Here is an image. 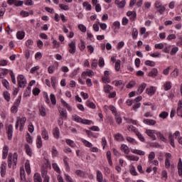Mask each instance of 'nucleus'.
Masks as SVG:
<instances>
[{"label": "nucleus", "instance_id": "37998d69", "mask_svg": "<svg viewBox=\"0 0 182 182\" xmlns=\"http://www.w3.org/2000/svg\"><path fill=\"white\" fill-rule=\"evenodd\" d=\"M129 173L132 174V176H138L139 173H137V171H136V168H134V166H131L129 169Z\"/></svg>", "mask_w": 182, "mask_h": 182}, {"label": "nucleus", "instance_id": "c756f323", "mask_svg": "<svg viewBox=\"0 0 182 182\" xmlns=\"http://www.w3.org/2000/svg\"><path fill=\"white\" fill-rule=\"evenodd\" d=\"M36 146L38 149H41L42 147V137L41 136V135H38L37 136Z\"/></svg>", "mask_w": 182, "mask_h": 182}, {"label": "nucleus", "instance_id": "a19ab883", "mask_svg": "<svg viewBox=\"0 0 182 182\" xmlns=\"http://www.w3.org/2000/svg\"><path fill=\"white\" fill-rule=\"evenodd\" d=\"M35 182H42V178L41 177V174L36 173L33 176Z\"/></svg>", "mask_w": 182, "mask_h": 182}, {"label": "nucleus", "instance_id": "e2e57ef3", "mask_svg": "<svg viewBox=\"0 0 182 182\" xmlns=\"http://www.w3.org/2000/svg\"><path fill=\"white\" fill-rule=\"evenodd\" d=\"M171 69H173L172 66H169L167 68L164 69L163 71V74L165 75H168V73H170V70H171Z\"/></svg>", "mask_w": 182, "mask_h": 182}, {"label": "nucleus", "instance_id": "412c9836", "mask_svg": "<svg viewBox=\"0 0 182 182\" xmlns=\"http://www.w3.org/2000/svg\"><path fill=\"white\" fill-rule=\"evenodd\" d=\"M53 136L55 137V139H59V136H60V132L59 131L58 127H55L53 130Z\"/></svg>", "mask_w": 182, "mask_h": 182}, {"label": "nucleus", "instance_id": "5701e85b", "mask_svg": "<svg viewBox=\"0 0 182 182\" xmlns=\"http://www.w3.org/2000/svg\"><path fill=\"white\" fill-rule=\"evenodd\" d=\"M39 112L41 116H42L43 117H45V116H46V109H45V107H43V105L39 106Z\"/></svg>", "mask_w": 182, "mask_h": 182}, {"label": "nucleus", "instance_id": "b1692460", "mask_svg": "<svg viewBox=\"0 0 182 182\" xmlns=\"http://www.w3.org/2000/svg\"><path fill=\"white\" fill-rule=\"evenodd\" d=\"M121 150L122 151H124L125 154H129L130 153V149H129V146L126 144H122L121 146Z\"/></svg>", "mask_w": 182, "mask_h": 182}, {"label": "nucleus", "instance_id": "9d476101", "mask_svg": "<svg viewBox=\"0 0 182 182\" xmlns=\"http://www.w3.org/2000/svg\"><path fill=\"white\" fill-rule=\"evenodd\" d=\"M176 113L178 116H179L180 117H182V100H180L178 102Z\"/></svg>", "mask_w": 182, "mask_h": 182}, {"label": "nucleus", "instance_id": "3c124183", "mask_svg": "<svg viewBox=\"0 0 182 182\" xmlns=\"http://www.w3.org/2000/svg\"><path fill=\"white\" fill-rule=\"evenodd\" d=\"M167 171H162L161 172V180H164V181H166L168 178Z\"/></svg>", "mask_w": 182, "mask_h": 182}, {"label": "nucleus", "instance_id": "6e6d98bb", "mask_svg": "<svg viewBox=\"0 0 182 182\" xmlns=\"http://www.w3.org/2000/svg\"><path fill=\"white\" fill-rule=\"evenodd\" d=\"M120 63H121L120 60H117L115 62V70H116L117 72H119V70H120Z\"/></svg>", "mask_w": 182, "mask_h": 182}, {"label": "nucleus", "instance_id": "603ef678", "mask_svg": "<svg viewBox=\"0 0 182 182\" xmlns=\"http://www.w3.org/2000/svg\"><path fill=\"white\" fill-rule=\"evenodd\" d=\"M178 68H175L173 71L171 73V75L172 76V77H177L178 76Z\"/></svg>", "mask_w": 182, "mask_h": 182}, {"label": "nucleus", "instance_id": "de8ad7c7", "mask_svg": "<svg viewBox=\"0 0 182 182\" xmlns=\"http://www.w3.org/2000/svg\"><path fill=\"white\" fill-rule=\"evenodd\" d=\"M75 174L78 177H82V178H85V172L82 170H76L75 171Z\"/></svg>", "mask_w": 182, "mask_h": 182}, {"label": "nucleus", "instance_id": "72a5a7b5", "mask_svg": "<svg viewBox=\"0 0 182 182\" xmlns=\"http://www.w3.org/2000/svg\"><path fill=\"white\" fill-rule=\"evenodd\" d=\"M3 96L5 99V100H6V102H11V94H9V92H8V91H4L3 92Z\"/></svg>", "mask_w": 182, "mask_h": 182}, {"label": "nucleus", "instance_id": "1a4fd4ad", "mask_svg": "<svg viewBox=\"0 0 182 182\" xmlns=\"http://www.w3.org/2000/svg\"><path fill=\"white\" fill-rule=\"evenodd\" d=\"M7 4L9 5H16V6H22L23 5V2L18 1L17 0H8Z\"/></svg>", "mask_w": 182, "mask_h": 182}, {"label": "nucleus", "instance_id": "9b49d317", "mask_svg": "<svg viewBox=\"0 0 182 182\" xmlns=\"http://www.w3.org/2000/svg\"><path fill=\"white\" fill-rule=\"evenodd\" d=\"M146 93L148 94L149 96H153L156 93V87H150L146 89Z\"/></svg>", "mask_w": 182, "mask_h": 182}, {"label": "nucleus", "instance_id": "cd10ccee", "mask_svg": "<svg viewBox=\"0 0 182 182\" xmlns=\"http://www.w3.org/2000/svg\"><path fill=\"white\" fill-rule=\"evenodd\" d=\"M159 73V71H157V69L156 68H153L149 73V76H150V77H156V76H157Z\"/></svg>", "mask_w": 182, "mask_h": 182}, {"label": "nucleus", "instance_id": "49530a36", "mask_svg": "<svg viewBox=\"0 0 182 182\" xmlns=\"http://www.w3.org/2000/svg\"><path fill=\"white\" fill-rule=\"evenodd\" d=\"M82 6H84V8H86L87 11H92V5H90V4H89V2L87 1H85L82 4Z\"/></svg>", "mask_w": 182, "mask_h": 182}, {"label": "nucleus", "instance_id": "774afa93", "mask_svg": "<svg viewBox=\"0 0 182 182\" xmlns=\"http://www.w3.org/2000/svg\"><path fill=\"white\" fill-rule=\"evenodd\" d=\"M65 181L68 182H75V181H73L72 177H70L69 175L66 173L65 174Z\"/></svg>", "mask_w": 182, "mask_h": 182}, {"label": "nucleus", "instance_id": "bb28decb", "mask_svg": "<svg viewBox=\"0 0 182 182\" xmlns=\"http://www.w3.org/2000/svg\"><path fill=\"white\" fill-rule=\"evenodd\" d=\"M146 133L148 136H149V137H151V139H153L154 140V139H156V136H154V133H156V132L154 130L146 129Z\"/></svg>", "mask_w": 182, "mask_h": 182}, {"label": "nucleus", "instance_id": "0eeeda50", "mask_svg": "<svg viewBox=\"0 0 182 182\" xmlns=\"http://www.w3.org/2000/svg\"><path fill=\"white\" fill-rule=\"evenodd\" d=\"M12 133H14V127L12 124H9L7 127V135L9 140H12Z\"/></svg>", "mask_w": 182, "mask_h": 182}, {"label": "nucleus", "instance_id": "052dcab7", "mask_svg": "<svg viewBox=\"0 0 182 182\" xmlns=\"http://www.w3.org/2000/svg\"><path fill=\"white\" fill-rule=\"evenodd\" d=\"M1 83L3 85V86H4V87H6V89H9V82H8V80H2Z\"/></svg>", "mask_w": 182, "mask_h": 182}, {"label": "nucleus", "instance_id": "aec40b11", "mask_svg": "<svg viewBox=\"0 0 182 182\" xmlns=\"http://www.w3.org/2000/svg\"><path fill=\"white\" fill-rule=\"evenodd\" d=\"M60 102L63 106H64V107H66L68 112H72V107L69 104H68V102H66L63 99H61Z\"/></svg>", "mask_w": 182, "mask_h": 182}, {"label": "nucleus", "instance_id": "69168bd1", "mask_svg": "<svg viewBox=\"0 0 182 182\" xmlns=\"http://www.w3.org/2000/svg\"><path fill=\"white\" fill-rule=\"evenodd\" d=\"M115 116V120H116V122L118 124H122V117H120V115H119L118 114H117Z\"/></svg>", "mask_w": 182, "mask_h": 182}, {"label": "nucleus", "instance_id": "c03bdc74", "mask_svg": "<svg viewBox=\"0 0 182 182\" xmlns=\"http://www.w3.org/2000/svg\"><path fill=\"white\" fill-rule=\"evenodd\" d=\"M66 144L70 146V147H75L76 144H75V141H72V139H65Z\"/></svg>", "mask_w": 182, "mask_h": 182}, {"label": "nucleus", "instance_id": "6e6552de", "mask_svg": "<svg viewBox=\"0 0 182 182\" xmlns=\"http://www.w3.org/2000/svg\"><path fill=\"white\" fill-rule=\"evenodd\" d=\"M114 4L116 6H117V8L122 9L126 6V0H122L121 1L119 0H115Z\"/></svg>", "mask_w": 182, "mask_h": 182}, {"label": "nucleus", "instance_id": "c85d7f7f", "mask_svg": "<svg viewBox=\"0 0 182 182\" xmlns=\"http://www.w3.org/2000/svg\"><path fill=\"white\" fill-rule=\"evenodd\" d=\"M114 139L117 141H124V137H123V135L122 134H117L114 135Z\"/></svg>", "mask_w": 182, "mask_h": 182}, {"label": "nucleus", "instance_id": "8fccbe9b", "mask_svg": "<svg viewBox=\"0 0 182 182\" xmlns=\"http://www.w3.org/2000/svg\"><path fill=\"white\" fill-rule=\"evenodd\" d=\"M78 47L80 50H85L86 49V46H85L83 40H80V43L78 45Z\"/></svg>", "mask_w": 182, "mask_h": 182}, {"label": "nucleus", "instance_id": "ddd939ff", "mask_svg": "<svg viewBox=\"0 0 182 182\" xmlns=\"http://www.w3.org/2000/svg\"><path fill=\"white\" fill-rule=\"evenodd\" d=\"M171 82L166 81L162 85V89L166 91L170 90V89H171Z\"/></svg>", "mask_w": 182, "mask_h": 182}, {"label": "nucleus", "instance_id": "2f4dec72", "mask_svg": "<svg viewBox=\"0 0 182 182\" xmlns=\"http://www.w3.org/2000/svg\"><path fill=\"white\" fill-rule=\"evenodd\" d=\"M147 86V84L146 83H142L139 87V89H138V93L139 95H141V92H144V89H146Z\"/></svg>", "mask_w": 182, "mask_h": 182}, {"label": "nucleus", "instance_id": "f03ea898", "mask_svg": "<svg viewBox=\"0 0 182 182\" xmlns=\"http://www.w3.org/2000/svg\"><path fill=\"white\" fill-rule=\"evenodd\" d=\"M73 120H74V122H77V123H82V124H93V122L92 120L83 119L76 114L73 115Z\"/></svg>", "mask_w": 182, "mask_h": 182}, {"label": "nucleus", "instance_id": "338daca9", "mask_svg": "<svg viewBox=\"0 0 182 182\" xmlns=\"http://www.w3.org/2000/svg\"><path fill=\"white\" fill-rule=\"evenodd\" d=\"M59 6H60V9H62L63 11H69V9H70L69 6H68V5L59 4Z\"/></svg>", "mask_w": 182, "mask_h": 182}, {"label": "nucleus", "instance_id": "c9c22d12", "mask_svg": "<svg viewBox=\"0 0 182 182\" xmlns=\"http://www.w3.org/2000/svg\"><path fill=\"white\" fill-rule=\"evenodd\" d=\"M25 168L27 174H31V164H29V161L25 163Z\"/></svg>", "mask_w": 182, "mask_h": 182}, {"label": "nucleus", "instance_id": "680f3d73", "mask_svg": "<svg viewBox=\"0 0 182 182\" xmlns=\"http://www.w3.org/2000/svg\"><path fill=\"white\" fill-rule=\"evenodd\" d=\"M50 101L52 102V105H56V97H55V95L50 94Z\"/></svg>", "mask_w": 182, "mask_h": 182}, {"label": "nucleus", "instance_id": "f704fd0d", "mask_svg": "<svg viewBox=\"0 0 182 182\" xmlns=\"http://www.w3.org/2000/svg\"><path fill=\"white\" fill-rule=\"evenodd\" d=\"M107 159L109 166H113V162L112 161V153L110 152V151H108L107 152Z\"/></svg>", "mask_w": 182, "mask_h": 182}, {"label": "nucleus", "instance_id": "473e14b6", "mask_svg": "<svg viewBox=\"0 0 182 182\" xmlns=\"http://www.w3.org/2000/svg\"><path fill=\"white\" fill-rule=\"evenodd\" d=\"M126 140H127V141H128V143H130L131 144H133L134 146L137 144V141H136V139H134V138H132L130 136H127Z\"/></svg>", "mask_w": 182, "mask_h": 182}, {"label": "nucleus", "instance_id": "20e7f679", "mask_svg": "<svg viewBox=\"0 0 182 182\" xmlns=\"http://www.w3.org/2000/svg\"><path fill=\"white\" fill-rule=\"evenodd\" d=\"M17 81L19 87H23L24 86H26V78H25V76H23V75H18L17 77Z\"/></svg>", "mask_w": 182, "mask_h": 182}, {"label": "nucleus", "instance_id": "2eb2a0df", "mask_svg": "<svg viewBox=\"0 0 182 182\" xmlns=\"http://www.w3.org/2000/svg\"><path fill=\"white\" fill-rule=\"evenodd\" d=\"M143 122L145 124H147L148 126H154V124H156V123L155 120L150 119H144Z\"/></svg>", "mask_w": 182, "mask_h": 182}, {"label": "nucleus", "instance_id": "09e8293b", "mask_svg": "<svg viewBox=\"0 0 182 182\" xmlns=\"http://www.w3.org/2000/svg\"><path fill=\"white\" fill-rule=\"evenodd\" d=\"M33 45V40L28 39L26 41V46L28 48H32V46Z\"/></svg>", "mask_w": 182, "mask_h": 182}, {"label": "nucleus", "instance_id": "f257e3e1", "mask_svg": "<svg viewBox=\"0 0 182 182\" xmlns=\"http://www.w3.org/2000/svg\"><path fill=\"white\" fill-rule=\"evenodd\" d=\"M18 163V153H10L8 156V167L11 168L13 166V168H15Z\"/></svg>", "mask_w": 182, "mask_h": 182}, {"label": "nucleus", "instance_id": "13d9d810", "mask_svg": "<svg viewBox=\"0 0 182 182\" xmlns=\"http://www.w3.org/2000/svg\"><path fill=\"white\" fill-rule=\"evenodd\" d=\"M168 139H169V140L171 141V146L172 147H176V145L174 144V139H173V134H168Z\"/></svg>", "mask_w": 182, "mask_h": 182}, {"label": "nucleus", "instance_id": "f3484780", "mask_svg": "<svg viewBox=\"0 0 182 182\" xmlns=\"http://www.w3.org/2000/svg\"><path fill=\"white\" fill-rule=\"evenodd\" d=\"M24 147H25L26 154L30 157H32V149H31V146L28 144H26L24 145Z\"/></svg>", "mask_w": 182, "mask_h": 182}, {"label": "nucleus", "instance_id": "a878e982", "mask_svg": "<svg viewBox=\"0 0 182 182\" xmlns=\"http://www.w3.org/2000/svg\"><path fill=\"white\" fill-rule=\"evenodd\" d=\"M126 159H127L130 161H139V156L134 155H127L126 156Z\"/></svg>", "mask_w": 182, "mask_h": 182}, {"label": "nucleus", "instance_id": "58836bf2", "mask_svg": "<svg viewBox=\"0 0 182 182\" xmlns=\"http://www.w3.org/2000/svg\"><path fill=\"white\" fill-rule=\"evenodd\" d=\"M132 36L133 39H136L139 36V31L137 28H134L132 29Z\"/></svg>", "mask_w": 182, "mask_h": 182}, {"label": "nucleus", "instance_id": "4468645a", "mask_svg": "<svg viewBox=\"0 0 182 182\" xmlns=\"http://www.w3.org/2000/svg\"><path fill=\"white\" fill-rule=\"evenodd\" d=\"M110 73L108 70L105 71V77H102V81L104 83H110V78L109 77Z\"/></svg>", "mask_w": 182, "mask_h": 182}, {"label": "nucleus", "instance_id": "4d7b16f0", "mask_svg": "<svg viewBox=\"0 0 182 182\" xmlns=\"http://www.w3.org/2000/svg\"><path fill=\"white\" fill-rule=\"evenodd\" d=\"M52 166H53V168L55 170V171H56V173H60V168H59L58 164L53 163Z\"/></svg>", "mask_w": 182, "mask_h": 182}, {"label": "nucleus", "instance_id": "0e129e2a", "mask_svg": "<svg viewBox=\"0 0 182 182\" xmlns=\"http://www.w3.org/2000/svg\"><path fill=\"white\" fill-rule=\"evenodd\" d=\"M87 106L88 107H90V109H96V105H95V103L90 101L87 102Z\"/></svg>", "mask_w": 182, "mask_h": 182}, {"label": "nucleus", "instance_id": "4c0bfd02", "mask_svg": "<svg viewBox=\"0 0 182 182\" xmlns=\"http://www.w3.org/2000/svg\"><path fill=\"white\" fill-rule=\"evenodd\" d=\"M16 38L17 39H20V40L23 39V38H25V32L18 31L16 33Z\"/></svg>", "mask_w": 182, "mask_h": 182}, {"label": "nucleus", "instance_id": "864d4df0", "mask_svg": "<svg viewBox=\"0 0 182 182\" xmlns=\"http://www.w3.org/2000/svg\"><path fill=\"white\" fill-rule=\"evenodd\" d=\"M59 154L58 152V149H56L55 146H53L52 148V156L53 157H57V156Z\"/></svg>", "mask_w": 182, "mask_h": 182}, {"label": "nucleus", "instance_id": "5fc2aeb1", "mask_svg": "<svg viewBox=\"0 0 182 182\" xmlns=\"http://www.w3.org/2000/svg\"><path fill=\"white\" fill-rule=\"evenodd\" d=\"M82 141L83 143V144L86 146V147H92L93 145L92 144V143L89 142L88 141H87L86 139H82Z\"/></svg>", "mask_w": 182, "mask_h": 182}, {"label": "nucleus", "instance_id": "79ce46f5", "mask_svg": "<svg viewBox=\"0 0 182 182\" xmlns=\"http://www.w3.org/2000/svg\"><path fill=\"white\" fill-rule=\"evenodd\" d=\"M110 90H113V87L109 85L104 86V92L105 93H110Z\"/></svg>", "mask_w": 182, "mask_h": 182}, {"label": "nucleus", "instance_id": "39448f33", "mask_svg": "<svg viewBox=\"0 0 182 182\" xmlns=\"http://www.w3.org/2000/svg\"><path fill=\"white\" fill-rule=\"evenodd\" d=\"M68 51L72 54L76 53V41H73L71 43H68Z\"/></svg>", "mask_w": 182, "mask_h": 182}, {"label": "nucleus", "instance_id": "423d86ee", "mask_svg": "<svg viewBox=\"0 0 182 182\" xmlns=\"http://www.w3.org/2000/svg\"><path fill=\"white\" fill-rule=\"evenodd\" d=\"M0 173L1 177H5L6 174V163L2 162L0 166Z\"/></svg>", "mask_w": 182, "mask_h": 182}, {"label": "nucleus", "instance_id": "f8f14e48", "mask_svg": "<svg viewBox=\"0 0 182 182\" xmlns=\"http://www.w3.org/2000/svg\"><path fill=\"white\" fill-rule=\"evenodd\" d=\"M58 112L60 113V116H61V117L63 119H68V112H66V109H64L63 108H60L58 109Z\"/></svg>", "mask_w": 182, "mask_h": 182}, {"label": "nucleus", "instance_id": "4be33fe9", "mask_svg": "<svg viewBox=\"0 0 182 182\" xmlns=\"http://www.w3.org/2000/svg\"><path fill=\"white\" fill-rule=\"evenodd\" d=\"M97 181L103 182V173L99 170L97 171Z\"/></svg>", "mask_w": 182, "mask_h": 182}, {"label": "nucleus", "instance_id": "393cba45", "mask_svg": "<svg viewBox=\"0 0 182 182\" xmlns=\"http://www.w3.org/2000/svg\"><path fill=\"white\" fill-rule=\"evenodd\" d=\"M41 136L44 140H49V134L48 133L46 129H44L42 131Z\"/></svg>", "mask_w": 182, "mask_h": 182}, {"label": "nucleus", "instance_id": "a211bd4d", "mask_svg": "<svg viewBox=\"0 0 182 182\" xmlns=\"http://www.w3.org/2000/svg\"><path fill=\"white\" fill-rule=\"evenodd\" d=\"M132 153L138 156H144L146 153L140 149H131Z\"/></svg>", "mask_w": 182, "mask_h": 182}, {"label": "nucleus", "instance_id": "a18cd8bd", "mask_svg": "<svg viewBox=\"0 0 182 182\" xmlns=\"http://www.w3.org/2000/svg\"><path fill=\"white\" fill-rule=\"evenodd\" d=\"M169 33H171V34H169L167 37V40L168 41H173V39H176V34L172 33H173V30H170Z\"/></svg>", "mask_w": 182, "mask_h": 182}, {"label": "nucleus", "instance_id": "bf43d9fd", "mask_svg": "<svg viewBox=\"0 0 182 182\" xmlns=\"http://www.w3.org/2000/svg\"><path fill=\"white\" fill-rule=\"evenodd\" d=\"M51 85L53 89H56V77H51Z\"/></svg>", "mask_w": 182, "mask_h": 182}, {"label": "nucleus", "instance_id": "dca6fc26", "mask_svg": "<svg viewBox=\"0 0 182 182\" xmlns=\"http://www.w3.org/2000/svg\"><path fill=\"white\" fill-rule=\"evenodd\" d=\"M20 177L21 182H28L25 176V169H23V168L20 169Z\"/></svg>", "mask_w": 182, "mask_h": 182}, {"label": "nucleus", "instance_id": "e433bc0d", "mask_svg": "<svg viewBox=\"0 0 182 182\" xmlns=\"http://www.w3.org/2000/svg\"><path fill=\"white\" fill-rule=\"evenodd\" d=\"M144 65L150 66L151 68H154V66H156V63L154 61L147 60L144 62Z\"/></svg>", "mask_w": 182, "mask_h": 182}, {"label": "nucleus", "instance_id": "6ab92c4d", "mask_svg": "<svg viewBox=\"0 0 182 182\" xmlns=\"http://www.w3.org/2000/svg\"><path fill=\"white\" fill-rule=\"evenodd\" d=\"M9 151V148L8 147V146H4L3 147V159H6V157H8V153Z\"/></svg>", "mask_w": 182, "mask_h": 182}, {"label": "nucleus", "instance_id": "7c9ffc66", "mask_svg": "<svg viewBox=\"0 0 182 182\" xmlns=\"http://www.w3.org/2000/svg\"><path fill=\"white\" fill-rule=\"evenodd\" d=\"M41 176L44 180L46 178H50L49 176H48V169L46 168H42L41 169Z\"/></svg>", "mask_w": 182, "mask_h": 182}, {"label": "nucleus", "instance_id": "ea45409f", "mask_svg": "<svg viewBox=\"0 0 182 182\" xmlns=\"http://www.w3.org/2000/svg\"><path fill=\"white\" fill-rule=\"evenodd\" d=\"M129 132H132V133H134L136 134L139 132V129L137 128L134 127L133 125H130L128 127Z\"/></svg>", "mask_w": 182, "mask_h": 182}, {"label": "nucleus", "instance_id": "7ed1b4c3", "mask_svg": "<svg viewBox=\"0 0 182 182\" xmlns=\"http://www.w3.org/2000/svg\"><path fill=\"white\" fill-rule=\"evenodd\" d=\"M25 123H26V117H18L16 123V129H18V127H19L20 125V132H22L25 126Z\"/></svg>", "mask_w": 182, "mask_h": 182}]
</instances>
